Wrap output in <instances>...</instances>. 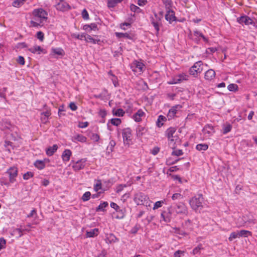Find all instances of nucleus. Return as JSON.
<instances>
[{"label":"nucleus","instance_id":"obj_64","mask_svg":"<svg viewBox=\"0 0 257 257\" xmlns=\"http://www.w3.org/2000/svg\"><path fill=\"white\" fill-rule=\"evenodd\" d=\"M160 152V148L158 147H154L151 151V153L155 156L157 154H158V153Z\"/></svg>","mask_w":257,"mask_h":257},{"label":"nucleus","instance_id":"obj_35","mask_svg":"<svg viewBox=\"0 0 257 257\" xmlns=\"http://www.w3.org/2000/svg\"><path fill=\"white\" fill-rule=\"evenodd\" d=\"M108 206V203L107 202H103V203L99 204V205L96 208V211H104V208Z\"/></svg>","mask_w":257,"mask_h":257},{"label":"nucleus","instance_id":"obj_14","mask_svg":"<svg viewBox=\"0 0 257 257\" xmlns=\"http://www.w3.org/2000/svg\"><path fill=\"white\" fill-rule=\"evenodd\" d=\"M155 17L156 18V20H155L154 18H152L151 23L156 30L157 34H158L160 30L161 18L158 17L156 14H155Z\"/></svg>","mask_w":257,"mask_h":257},{"label":"nucleus","instance_id":"obj_52","mask_svg":"<svg viewBox=\"0 0 257 257\" xmlns=\"http://www.w3.org/2000/svg\"><path fill=\"white\" fill-rule=\"evenodd\" d=\"M5 128H7L8 130H10L11 131L14 130L15 127L13 125H12L11 123L9 121H6L5 122Z\"/></svg>","mask_w":257,"mask_h":257},{"label":"nucleus","instance_id":"obj_48","mask_svg":"<svg viewBox=\"0 0 257 257\" xmlns=\"http://www.w3.org/2000/svg\"><path fill=\"white\" fill-rule=\"evenodd\" d=\"M240 233H241V232L240 233H236V232L232 233L229 237V240L231 241L233 239H234L237 237L239 238V237L240 236Z\"/></svg>","mask_w":257,"mask_h":257},{"label":"nucleus","instance_id":"obj_23","mask_svg":"<svg viewBox=\"0 0 257 257\" xmlns=\"http://www.w3.org/2000/svg\"><path fill=\"white\" fill-rule=\"evenodd\" d=\"M106 240V242L109 243H114L118 241V239L114 234L112 233L107 234Z\"/></svg>","mask_w":257,"mask_h":257},{"label":"nucleus","instance_id":"obj_50","mask_svg":"<svg viewBox=\"0 0 257 257\" xmlns=\"http://www.w3.org/2000/svg\"><path fill=\"white\" fill-rule=\"evenodd\" d=\"M37 38L41 41L43 42L44 39V35L41 31L38 32L36 35Z\"/></svg>","mask_w":257,"mask_h":257},{"label":"nucleus","instance_id":"obj_31","mask_svg":"<svg viewBox=\"0 0 257 257\" xmlns=\"http://www.w3.org/2000/svg\"><path fill=\"white\" fill-rule=\"evenodd\" d=\"M202 249H203V247L202 246V245L200 243V244H198V245L197 247H195L193 249L191 253L193 255H195L196 254L200 253V251Z\"/></svg>","mask_w":257,"mask_h":257},{"label":"nucleus","instance_id":"obj_7","mask_svg":"<svg viewBox=\"0 0 257 257\" xmlns=\"http://www.w3.org/2000/svg\"><path fill=\"white\" fill-rule=\"evenodd\" d=\"M148 198L142 192L137 193L134 197V200L138 205L143 204Z\"/></svg>","mask_w":257,"mask_h":257},{"label":"nucleus","instance_id":"obj_36","mask_svg":"<svg viewBox=\"0 0 257 257\" xmlns=\"http://www.w3.org/2000/svg\"><path fill=\"white\" fill-rule=\"evenodd\" d=\"M27 0H15L13 3V6L15 7H20L23 5Z\"/></svg>","mask_w":257,"mask_h":257},{"label":"nucleus","instance_id":"obj_53","mask_svg":"<svg viewBox=\"0 0 257 257\" xmlns=\"http://www.w3.org/2000/svg\"><path fill=\"white\" fill-rule=\"evenodd\" d=\"M228 89L229 91H235L237 89L238 86L235 84H230L228 86Z\"/></svg>","mask_w":257,"mask_h":257},{"label":"nucleus","instance_id":"obj_55","mask_svg":"<svg viewBox=\"0 0 257 257\" xmlns=\"http://www.w3.org/2000/svg\"><path fill=\"white\" fill-rule=\"evenodd\" d=\"M90 139L94 142H98L100 139V137L97 134H92L90 137Z\"/></svg>","mask_w":257,"mask_h":257},{"label":"nucleus","instance_id":"obj_18","mask_svg":"<svg viewBox=\"0 0 257 257\" xmlns=\"http://www.w3.org/2000/svg\"><path fill=\"white\" fill-rule=\"evenodd\" d=\"M144 115V112L140 109L133 115L134 120L137 122H139L142 120V116Z\"/></svg>","mask_w":257,"mask_h":257},{"label":"nucleus","instance_id":"obj_43","mask_svg":"<svg viewBox=\"0 0 257 257\" xmlns=\"http://www.w3.org/2000/svg\"><path fill=\"white\" fill-rule=\"evenodd\" d=\"M180 83V80L179 79L177 75L175 76L171 81L168 82L169 84H175Z\"/></svg>","mask_w":257,"mask_h":257},{"label":"nucleus","instance_id":"obj_20","mask_svg":"<svg viewBox=\"0 0 257 257\" xmlns=\"http://www.w3.org/2000/svg\"><path fill=\"white\" fill-rule=\"evenodd\" d=\"M72 153L70 150H65L62 155V158L64 161H68L70 160Z\"/></svg>","mask_w":257,"mask_h":257},{"label":"nucleus","instance_id":"obj_1","mask_svg":"<svg viewBox=\"0 0 257 257\" xmlns=\"http://www.w3.org/2000/svg\"><path fill=\"white\" fill-rule=\"evenodd\" d=\"M33 18L30 21L31 26L34 27H42L48 19L47 12L42 8L34 9L32 13Z\"/></svg>","mask_w":257,"mask_h":257},{"label":"nucleus","instance_id":"obj_28","mask_svg":"<svg viewBox=\"0 0 257 257\" xmlns=\"http://www.w3.org/2000/svg\"><path fill=\"white\" fill-rule=\"evenodd\" d=\"M22 230L20 228H15L11 232L12 236L17 235L18 237H21L23 235Z\"/></svg>","mask_w":257,"mask_h":257},{"label":"nucleus","instance_id":"obj_13","mask_svg":"<svg viewBox=\"0 0 257 257\" xmlns=\"http://www.w3.org/2000/svg\"><path fill=\"white\" fill-rule=\"evenodd\" d=\"M165 19L170 24L172 22L176 21V18L175 16V12L172 10H168V11H166Z\"/></svg>","mask_w":257,"mask_h":257},{"label":"nucleus","instance_id":"obj_51","mask_svg":"<svg viewBox=\"0 0 257 257\" xmlns=\"http://www.w3.org/2000/svg\"><path fill=\"white\" fill-rule=\"evenodd\" d=\"M85 34H84L80 35V34H78L73 33L71 34V36L73 38H76V39H79V40H82V38H85Z\"/></svg>","mask_w":257,"mask_h":257},{"label":"nucleus","instance_id":"obj_29","mask_svg":"<svg viewBox=\"0 0 257 257\" xmlns=\"http://www.w3.org/2000/svg\"><path fill=\"white\" fill-rule=\"evenodd\" d=\"M194 35L197 37H200L202 38L204 42L207 43L208 42V39L206 37H205L203 34L200 31H198L197 30H195L193 32Z\"/></svg>","mask_w":257,"mask_h":257},{"label":"nucleus","instance_id":"obj_49","mask_svg":"<svg viewBox=\"0 0 257 257\" xmlns=\"http://www.w3.org/2000/svg\"><path fill=\"white\" fill-rule=\"evenodd\" d=\"M124 112L122 109H117L115 112H113V114L118 116H122L123 115Z\"/></svg>","mask_w":257,"mask_h":257},{"label":"nucleus","instance_id":"obj_44","mask_svg":"<svg viewBox=\"0 0 257 257\" xmlns=\"http://www.w3.org/2000/svg\"><path fill=\"white\" fill-rule=\"evenodd\" d=\"M130 9L132 12H136V13H140L141 11V9L137 7V6L132 4L130 6Z\"/></svg>","mask_w":257,"mask_h":257},{"label":"nucleus","instance_id":"obj_32","mask_svg":"<svg viewBox=\"0 0 257 257\" xmlns=\"http://www.w3.org/2000/svg\"><path fill=\"white\" fill-rule=\"evenodd\" d=\"M166 120V117L162 115L159 116L158 118L157 121V125L159 127H161L163 125V123L162 122Z\"/></svg>","mask_w":257,"mask_h":257},{"label":"nucleus","instance_id":"obj_33","mask_svg":"<svg viewBox=\"0 0 257 257\" xmlns=\"http://www.w3.org/2000/svg\"><path fill=\"white\" fill-rule=\"evenodd\" d=\"M208 148V146L206 144H200L196 145V149L198 151H205Z\"/></svg>","mask_w":257,"mask_h":257},{"label":"nucleus","instance_id":"obj_8","mask_svg":"<svg viewBox=\"0 0 257 257\" xmlns=\"http://www.w3.org/2000/svg\"><path fill=\"white\" fill-rule=\"evenodd\" d=\"M7 173L9 176L10 182L13 183L16 181V178L18 175V169L15 167H11L7 171Z\"/></svg>","mask_w":257,"mask_h":257},{"label":"nucleus","instance_id":"obj_16","mask_svg":"<svg viewBox=\"0 0 257 257\" xmlns=\"http://www.w3.org/2000/svg\"><path fill=\"white\" fill-rule=\"evenodd\" d=\"M215 76V71L213 69H209L205 72L204 78L207 80H211L214 79Z\"/></svg>","mask_w":257,"mask_h":257},{"label":"nucleus","instance_id":"obj_3","mask_svg":"<svg viewBox=\"0 0 257 257\" xmlns=\"http://www.w3.org/2000/svg\"><path fill=\"white\" fill-rule=\"evenodd\" d=\"M202 62L201 61L196 62L193 66H192L189 70V73L191 75L196 77L197 75L200 73L202 70Z\"/></svg>","mask_w":257,"mask_h":257},{"label":"nucleus","instance_id":"obj_9","mask_svg":"<svg viewBox=\"0 0 257 257\" xmlns=\"http://www.w3.org/2000/svg\"><path fill=\"white\" fill-rule=\"evenodd\" d=\"M175 211L177 214L186 215L188 213L187 207L183 203H179L176 205Z\"/></svg>","mask_w":257,"mask_h":257},{"label":"nucleus","instance_id":"obj_11","mask_svg":"<svg viewBox=\"0 0 257 257\" xmlns=\"http://www.w3.org/2000/svg\"><path fill=\"white\" fill-rule=\"evenodd\" d=\"M242 23L247 26L249 29L255 26L254 20L246 16H242Z\"/></svg>","mask_w":257,"mask_h":257},{"label":"nucleus","instance_id":"obj_42","mask_svg":"<svg viewBox=\"0 0 257 257\" xmlns=\"http://www.w3.org/2000/svg\"><path fill=\"white\" fill-rule=\"evenodd\" d=\"M110 122L112 124L115 125V126H118L121 123V121L120 119L117 118H112L110 120Z\"/></svg>","mask_w":257,"mask_h":257},{"label":"nucleus","instance_id":"obj_58","mask_svg":"<svg viewBox=\"0 0 257 257\" xmlns=\"http://www.w3.org/2000/svg\"><path fill=\"white\" fill-rule=\"evenodd\" d=\"M182 106L180 105H176L174 106H173L170 110L171 112H173L174 113L176 114L178 109H180Z\"/></svg>","mask_w":257,"mask_h":257},{"label":"nucleus","instance_id":"obj_10","mask_svg":"<svg viewBox=\"0 0 257 257\" xmlns=\"http://www.w3.org/2000/svg\"><path fill=\"white\" fill-rule=\"evenodd\" d=\"M86 159H81L75 162L72 166L74 171H77L83 169L85 166Z\"/></svg>","mask_w":257,"mask_h":257},{"label":"nucleus","instance_id":"obj_60","mask_svg":"<svg viewBox=\"0 0 257 257\" xmlns=\"http://www.w3.org/2000/svg\"><path fill=\"white\" fill-rule=\"evenodd\" d=\"M101 188V183L100 181H98L97 183L94 185V189L95 191H98Z\"/></svg>","mask_w":257,"mask_h":257},{"label":"nucleus","instance_id":"obj_47","mask_svg":"<svg viewBox=\"0 0 257 257\" xmlns=\"http://www.w3.org/2000/svg\"><path fill=\"white\" fill-rule=\"evenodd\" d=\"M177 76L178 77L179 79L180 80V83L182 82L183 80H187L188 79V75L184 73L180 74Z\"/></svg>","mask_w":257,"mask_h":257},{"label":"nucleus","instance_id":"obj_38","mask_svg":"<svg viewBox=\"0 0 257 257\" xmlns=\"http://www.w3.org/2000/svg\"><path fill=\"white\" fill-rule=\"evenodd\" d=\"M115 36L119 38H126L128 39H131L130 35L127 33H123L116 32L115 33Z\"/></svg>","mask_w":257,"mask_h":257},{"label":"nucleus","instance_id":"obj_34","mask_svg":"<svg viewBox=\"0 0 257 257\" xmlns=\"http://www.w3.org/2000/svg\"><path fill=\"white\" fill-rule=\"evenodd\" d=\"M146 130L144 127L139 126L137 130V136L141 137L146 132Z\"/></svg>","mask_w":257,"mask_h":257},{"label":"nucleus","instance_id":"obj_62","mask_svg":"<svg viewBox=\"0 0 257 257\" xmlns=\"http://www.w3.org/2000/svg\"><path fill=\"white\" fill-rule=\"evenodd\" d=\"M82 18L84 19V20H88L89 19V15H88V13L87 12V11L85 10V9H84L83 11H82Z\"/></svg>","mask_w":257,"mask_h":257},{"label":"nucleus","instance_id":"obj_40","mask_svg":"<svg viewBox=\"0 0 257 257\" xmlns=\"http://www.w3.org/2000/svg\"><path fill=\"white\" fill-rule=\"evenodd\" d=\"M231 126L229 123H226L224 125L223 128V133L224 134H227L231 131Z\"/></svg>","mask_w":257,"mask_h":257},{"label":"nucleus","instance_id":"obj_17","mask_svg":"<svg viewBox=\"0 0 257 257\" xmlns=\"http://www.w3.org/2000/svg\"><path fill=\"white\" fill-rule=\"evenodd\" d=\"M72 140L73 142L77 141L81 143H85L87 141V138L82 135L77 134L72 137Z\"/></svg>","mask_w":257,"mask_h":257},{"label":"nucleus","instance_id":"obj_61","mask_svg":"<svg viewBox=\"0 0 257 257\" xmlns=\"http://www.w3.org/2000/svg\"><path fill=\"white\" fill-rule=\"evenodd\" d=\"M6 243V240L2 237L0 238V250L5 247V245Z\"/></svg>","mask_w":257,"mask_h":257},{"label":"nucleus","instance_id":"obj_2","mask_svg":"<svg viewBox=\"0 0 257 257\" xmlns=\"http://www.w3.org/2000/svg\"><path fill=\"white\" fill-rule=\"evenodd\" d=\"M204 198L202 194H198L189 201L191 208L195 212H200L203 207Z\"/></svg>","mask_w":257,"mask_h":257},{"label":"nucleus","instance_id":"obj_39","mask_svg":"<svg viewBox=\"0 0 257 257\" xmlns=\"http://www.w3.org/2000/svg\"><path fill=\"white\" fill-rule=\"evenodd\" d=\"M91 196V193L89 191L86 192L83 194V195L82 196V200L83 201H88Z\"/></svg>","mask_w":257,"mask_h":257},{"label":"nucleus","instance_id":"obj_19","mask_svg":"<svg viewBox=\"0 0 257 257\" xmlns=\"http://www.w3.org/2000/svg\"><path fill=\"white\" fill-rule=\"evenodd\" d=\"M98 229L94 228L93 229H91L90 231H87L86 235L87 237H93L97 236L98 234Z\"/></svg>","mask_w":257,"mask_h":257},{"label":"nucleus","instance_id":"obj_25","mask_svg":"<svg viewBox=\"0 0 257 257\" xmlns=\"http://www.w3.org/2000/svg\"><path fill=\"white\" fill-rule=\"evenodd\" d=\"M123 0H108L107 7L109 8L115 7L118 4L120 3Z\"/></svg>","mask_w":257,"mask_h":257},{"label":"nucleus","instance_id":"obj_63","mask_svg":"<svg viewBox=\"0 0 257 257\" xmlns=\"http://www.w3.org/2000/svg\"><path fill=\"white\" fill-rule=\"evenodd\" d=\"M182 154H183V152H182V150H177L174 151L172 153V155H174V156H179L182 155Z\"/></svg>","mask_w":257,"mask_h":257},{"label":"nucleus","instance_id":"obj_45","mask_svg":"<svg viewBox=\"0 0 257 257\" xmlns=\"http://www.w3.org/2000/svg\"><path fill=\"white\" fill-rule=\"evenodd\" d=\"M164 4L165 5L166 11L168 10H172L171 9L172 5V2L170 0H165L163 1Z\"/></svg>","mask_w":257,"mask_h":257},{"label":"nucleus","instance_id":"obj_57","mask_svg":"<svg viewBox=\"0 0 257 257\" xmlns=\"http://www.w3.org/2000/svg\"><path fill=\"white\" fill-rule=\"evenodd\" d=\"M116 143L113 140H111L109 142V146L107 147V149L111 151H112L114 147L115 146Z\"/></svg>","mask_w":257,"mask_h":257},{"label":"nucleus","instance_id":"obj_56","mask_svg":"<svg viewBox=\"0 0 257 257\" xmlns=\"http://www.w3.org/2000/svg\"><path fill=\"white\" fill-rule=\"evenodd\" d=\"M175 229V233H176L177 234H180L182 235H187L188 234L185 231H184L179 228H176Z\"/></svg>","mask_w":257,"mask_h":257},{"label":"nucleus","instance_id":"obj_59","mask_svg":"<svg viewBox=\"0 0 257 257\" xmlns=\"http://www.w3.org/2000/svg\"><path fill=\"white\" fill-rule=\"evenodd\" d=\"M184 253V251L178 250L174 252V257H181V255H183Z\"/></svg>","mask_w":257,"mask_h":257},{"label":"nucleus","instance_id":"obj_30","mask_svg":"<svg viewBox=\"0 0 257 257\" xmlns=\"http://www.w3.org/2000/svg\"><path fill=\"white\" fill-rule=\"evenodd\" d=\"M35 166L39 169H43L45 166V163L43 161L37 160L34 163Z\"/></svg>","mask_w":257,"mask_h":257},{"label":"nucleus","instance_id":"obj_27","mask_svg":"<svg viewBox=\"0 0 257 257\" xmlns=\"http://www.w3.org/2000/svg\"><path fill=\"white\" fill-rule=\"evenodd\" d=\"M110 207L111 208L114 209L116 211H120L122 212V216L117 217V218H123V217L124 216V213H123L122 210L120 209V208L118 205H117L115 203L111 202L110 203Z\"/></svg>","mask_w":257,"mask_h":257},{"label":"nucleus","instance_id":"obj_5","mask_svg":"<svg viewBox=\"0 0 257 257\" xmlns=\"http://www.w3.org/2000/svg\"><path fill=\"white\" fill-rule=\"evenodd\" d=\"M122 136L124 145H130L132 140V130L130 128H125L122 131Z\"/></svg>","mask_w":257,"mask_h":257},{"label":"nucleus","instance_id":"obj_26","mask_svg":"<svg viewBox=\"0 0 257 257\" xmlns=\"http://www.w3.org/2000/svg\"><path fill=\"white\" fill-rule=\"evenodd\" d=\"M84 39L87 42H90L93 44H96L100 41L99 40H95L93 39L91 36L87 34L85 35Z\"/></svg>","mask_w":257,"mask_h":257},{"label":"nucleus","instance_id":"obj_46","mask_svg":"<svg viewBox=\"0 0 257 257\" xmlns=\"http://www.w3.org/2000/svg\"><path fill=\"white\" fill-rule=\"evenodd\" d=\"M182 198H183V195L180 193H174L172 196V199L173 200H180Z\"/></svg>","mask_w":257,"mask_h":257},{"label":"nucleus","instance_id":"obj_41","mask_svg":"<svg viewBox=\"0 0 257 257\" xmlns=\"http://www.w3.org/2000/svg\"><path fill=\"white\" fill-rule=\"evenodd\" d=\"M164 200L157 201L154 205L153 208V210L157 209L158 208L162 207V205L164 203Z\"/></svg>","mask_w":257,"mask_h":257},{"label":"nucleus","instance_id":"obj_15","mask_svg":"<svg viewBox=\"0 0 257 257\" xmlns=\"http://www.w3.org/2000/svg\"><path fill=\"white\" fill-rule=\"evenodd\" d=\"M203 133L206 137L211 136L214 133V128L210 125H206L203 129Z\"/></svg>","mask_w":257,"mask_h":257},{"label":"nucleus","instance_id":"obj_22","mask_svg":"<svg viewBox=\"0 0 257 257\" xmlns=\"http://www.w3.org/2000/svg\"><path fill=\"white\" fill-rule=\"evenodd\" d=\"M58 55L60 56H64V52L62 48H52L51 49V55L54 56V55Z\"/></svg>","mask_w":257,"mask_h":257},{"label":"nucleus","instance_id":"obj_4","mask_svg":"<svg viewBox=\"0 0 257 257\" xmlns=\"http://www.w3.org/2000/svg\"><path fill=\"white\" fill-rule=\"evenodd\" d=\"M56 9L60 11L65 12L71 9L70 6L64 0H56Z\"/></svg>","mask_w":257,"mask_h":257},{"label":"nucleus","instance_id":"obj_54","mask_svg":"<svg viewBox=\"0 0 257 257\" xmlns=\"http://www.w3.org/2000/svg\"><path fill=\"white\" fill-rule=\"evenodd\" d=\"M33 176V173L31 172H27L23 175V178L25 180H28L29 178Z\"/></svg>","mask_w":257,"mask_h":257},{"label":"nucleus","instance_id":"obj_21","mask_svg":"<svg viewBox=\"0 0 257 257\" xmlns=\"http://www.w3.org/2000/svg\"><path fill=\"white\" fill-rule=\"evenodd\" d=\"M29 51L33 53H37L40 54L43 51V49L40 46L35 45L30 48Z\"/></svg>","mask_w":257,"mask_h":257},{"label":"nucleus","instance_id":"obj_12","mask_svg":"<svg viewBox=\"0 0 257 257\" xmlns=\"http://www.w3.org/2000/svg\"><path fill=\"white\" fill-rule=\"evenodd\" d=\"M171 209V207H169L168 208V212L164 211L161 213V217L166 222H170L171 221V215L172 214Z\"/></svg>","mask_w":257,"mask_h":257},{"label":"nucleus","instance_id":"obj_24","mask_svg":"<svg viewBox=\"0 0 257 257\" xmlns=\"http://www.w3.org/2000/svg\"><path fill=\"white\" fill-rule=\"evenodd\" d=\"M58 146L57 145H54L52 147H50L46 150V154L49 156H51L57 151Z\"/></svg>","mask_w":257,"mask_h":257},{"label":"nucleus","instance_id":"obj_6","mask_svg":"<svg viewBox=\"0 0 257 257\" xmlns=\"http://www.w3.org/2000/svg\"><path fill=\"white\" fill-rule=\"evenodd\" d=\"M145 68L144 64L138 61H135L131 65L132 71L135 73L141 74L144 70Z\"/></svg>","mask_w":257,"mask_h":257},{"label":"nucleus","instance_id":"obj_37","mask_svg":"<svg viewBox=\"0 0 257 257\" xmlns=\"http://www.w3.org/2000/svg\"><path fill=\"white\" fill-rule=\"evenodd\" d=\"M175 131H176V130L174 128L170 127V128H168L167 131V137L169 139L172 138Z\"/></svg>","mask_w":257,"mask_h":257}]
</instances>
